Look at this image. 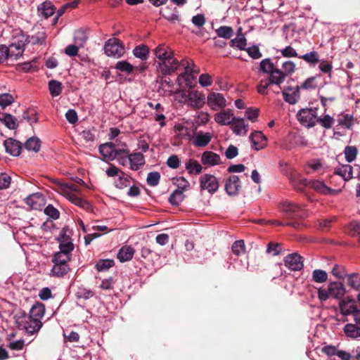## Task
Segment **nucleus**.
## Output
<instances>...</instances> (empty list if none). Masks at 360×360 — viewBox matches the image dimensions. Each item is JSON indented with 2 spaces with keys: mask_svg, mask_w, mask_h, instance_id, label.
<instances>
[{
  "mask_svg": "<svg viewBox=\"0 0 360 360\" xmlns=\"http://www.w3.org/2000/svg\"><path fill=\"white\" fill-rule=\"evenodd\" d=\"M179 66L184 68V72L177 77L176 82L179 85L181 86L184 82L186 86L189 88L193 87L195 82V75L200 72L199 68L195 65L193 61H189L186 59L181 60Z\"/></svg>",
  "mask_w": 360,
  "mask_h": 360,
  "instance_id": "f03ea898",
  "label": "nucleus"
},
{
  "mask_svg": "<svg viewBox=\"0 0 360 360\" xmlns=\"http://www.w3.org/2000/svg\"><path fill=\"white\" fill-rule=\"evenodd\" d=\"M11 183V176L6 173H0V190H4L8 188Z\"/></svg>",
  "mask_w": 360,
  "mask_h": 360,
  "instance_id": "4d7b16f0",
  "label": "nucleus"
},
{
  "mask_svg": "<svg viewBox=\"0 0 360 360\" xmlns=\"http://www.w3.org/2000/svg\"><path fill=\"white\" fill-rule=\"evenodd\" d=\"M215 32L219 37L226 39H230L233 34V28L231 27L225 25L220 26L215 30Z\"/></svg>",
  "mask_w": 360,
  "mask_h": 360,
  "instance_id": "c03bdc74",
  "label": "nucleus"
},
{
  "mask_svg": "<svg viewBox=\"0 0 360 360\" xmlns=\"http://www.w3.org/2000/svg\"><path fill=\"white\" fill-rule=\"evenodd\" d=\"M240 188V180L238 176L231 175L226 180L225 190L228 195H236Z\"/></svg>",
  "mask_w": 360,
  "mask_h": 360,
  "instance_id": "f3484780",
  "label": "nucleus"
},
{
  "mask_svg": "<svg viewBox=\"0 0 360 360\" xmlns=\"http://www.w3.org/2000/svg\"><path fill=\"white\" fill-rule=\"evenodd\" d=\"M15 323L19 329L25 330L28 334L38 332L42 326L41 321H35L28 315L23 314L15 316Z\"/></svg>",
  "mask_w": 360,
  "mask_h": 360,
  "instance_id": "39448f33",
  "label": "nucleus"
},
{
  "mask_svg": "<svg viewBox=\"0 0 360 360\" xmlns=\"http://www.w3.org/2000/svg\"><path fill=\"white\" fill-rule=\"evenodd\" d=\"M311 279L315 283H323L328 280V274L322 269H315L311 274Z\"/></svg>",
  "mask_w": 360,
  "mask_h": 360,
  "instance_id": "37998d69",
  "label": "nucleus"
},
{
  "mask_svg": "<svg viewBox=\"0 0 360 360\" xmlns=\"http://www.w3.org/2000/svg\"><path fill=\"white\" fill-rule=\"evenodd\" d=\"M49 90L52 97L58 96L63 90L61 82L55 79L49 81Z\"/></svg>",
  "mask_w": 360,
  "mask_h": 360,
  "instance_id": "a19ab883",
  "label": "nucleus"
},
{
  "mask_svg": "<svg viewBox=\"0 0 360 360\" xmlns=\"http://www.w3.org/2000/svg\"><path fill=\"white\" fill-rule=\"evenodd\" d=\"M281 55L285 58L299 57L295 49L290 46H288L280 51Z\"/></svg>",
  "mask_w": 360,
  "mask_h": 360,
  "instance_id": "0e129e2a",
  "label": "nucleus"
},
{
  "mask_svg": "<svg viewBox=\"0 0 360 360\" xmlns=\"http://www.w3.org/2000/svg\"><path fill=\"white\" fill-rule=\"evenodd\" d=\"M354 302L352 300H341L339 303L340 313L344 316H348L350 314L354 315V313L358 309L356 306L354 304H351Z\"/></svg>",
  "mask_w": 360,
  "mask_h": 360,
  "instance_id": "c85d7f7f",
  "label": "nucleus"
},
{
  "mask_svg": "<svg viewBox=\"0 0 360 360\" xmlns=\"http://www.w3.org/2000/svg\"><path fill=\"white\" fill-rule=\"evenodd\" d=\"M156 58V68L163 75H171L179 66V62L174 55L173 51L165 44H160L154 50Z\"/></svg>",
  "mask_w": 360,
  "mask_h": 360,
  "instance_id": "f257e3e1",
  "label": "nucleus"
},
{
  "mask_svg": "<svg viewBox=\"0 0 360 360\" xmlns=\"http://www.w3.org/2000/svg\"><path fill=\"white\" fill-rule=\"evenodd\" d=\"M311 187L317 192L323 195H335L340 193L341 190H335L326 185L323 181L314 180L311 181Z\"/></svg>",
  "mask_w": 360,
  "mask_h": 360,
  "instance_id": "6ab92c4d",
  "label": "nucleus"
},
{
  "mask_svg": "<svg viewBox=\"0 0 360 360\" xmlns=\"http://www.w3.org/2000/svg\"><path fill=\"white\" fill-rule=\"evenodd\" d=\"M299 58L312 65H315L319 61V56L315 51L307 53Z\"/></svg>",
  "mask_w": 360,
  "mask_h": 360,
  "instance_id": "a18cd8bd",
  "label": "nucleus"
},
{
  "mask_svg": "<svg viewBox=\"0 0 360 360\" xmlns=\"http://www.w3.org/2000/svg\"><path fill=\"white\" fill-rule=\"evenodd\" d=\"M135 250L130 245L122 246L117 252V259L121 262L130 261L134 255Z\"/></svg>",
  "mask_w": 360,
  "mask_h": 360,
  "instance_id": "bb28decb",
  "label": "nucleus"
},
{
  "mask_svg": "<svg viewBox=\"0 0 360 360\" xmlns=\"http://www.w3.org/2000/svg\"><path fill=\"white\" fill-rule=\"evenodd\" d=\"M212 134L210 132L198 131L193 139V144L197 147H204L209 144L212 139Z\"/></svg>",
  "mask_w": 360,
  "mask_h": 360,
  "instance_id": "5701e85b",
  "label": "nucleus"
},
{
  "mask_svg": "<svg viewBox=\"0 0 360 360\" xmlns=\"http://www.w3.org/2000/svg\"><path fill=\"white\" fill-rule=\"evenodd\" d=\"M170 94H175V98L181 104L188 105V91L178 89L176 91L169 90Z\"/></svg>",
  "mask_w": 360,
  "mask_h": 360,
  "instance_id": "09e8293b",
  "label": "nucleus"
},
{
  "mask_svg": "<svg viewBox=\"0 0 360 360\" xmlns=\"http://www.w3.org/2000/svg\"><path fill=\"white\" fill-rule=\"evenodd\" d=\"M281 212L287 219H295L298 216V212L302 209V206L288 200H284L279 205Z\"/></svg>",
  "mask_w": 360,
  "mask_h": 360,
  "instance_id": "9b49d317",
  "label": "nucleus"
},
{
  "mask_svg": "<svg viewBox=\"0 0 360 360\" xmlns=\"http://www.w3.org/2000/svg\"><path fill=\"white\" fill-rule=\"evenodd\" d=\"M186 169L191 174L198 175L202 170V165L195 160L189 159L185 164Z\"/></svg>",
  "mask_w": 360,
  "mask_h": 360,
  "instance_id": "c9c22d12",
  "label": "nucleus"
},
{
  "mask_svg": "<svg viewBox=\"0 0 360 360\" xmlns=\"http://www.w3.org/2000/svg\"><path fill=\"white\" fill-rule=\"evenodd\" d=\"M14 102V97L10 94H0V106L2 108H5L7 106L11 105Z\"/></svg>",
  "mask_w": 360,
  "mask_h": 360,
  "instance_id": "6e6d98bb",
  "label": "nucleus"
},
{
  "mask_svg": "<svg viewBox=\"0 0 360 360\" xmlns=\"http://www.w3.org/2000/svg\"><path fill=\"white\" fill-rule=\"evenodd\" d=\"M207 104L212 110L217 111L225 108L227 101L222 94L211 92L207 95Z\"/></svg>",
  "mask_w": 360,
  "mask_h": 360,
  "instance_id": "6e6552de",
  "label": "nucleus"
},
{
  "mask_svg": "<svg viewBox=\"0 0 360 360\" xmlns=\"http://www.w3.org/2000/svg\"><path fill=\"white\" fill-rule=\"evenodd\" d=\"M251 147L258 151L264 148L267 145V139L260 131H255L250 137Z\"/></svg>",
  "mask_w": 360,
  "mask_h": 360,
  "instance_id": "dca6fc26",
  "label": "nucleus"
},
{
  "mask_svg": "<svg viewBox=\"0 0 360 360\" xmlns=\"http://www.w3.org/2000/svg\"><path fill=\"white\" fill-rule=\"evenodd\" d=\"M295 70L296 65L295 63L291 60H286L282 63L281 69L277 68L272 77L275 79V82H280L281 84L288 76L292 75L295 72Z\"/></svg>",
  "mask_w": 360,
  "mask_h": 360,
  "instance_id": "423d86ee",
  "label": "nucleus"
},
{
  "mask_svg": "<svg viewBox=\"0 0 360 360\" xmlns=\"http://www.w3.org/2000/svg\"><path fill=\"white\" fill-rule=\"evenodd\" d=\"M105 53L108 56L120 58L124 54V46L122 42L115 38L108 39L104 45Z\"/></svg>",
  "mask_w": 360,
  "mask_h": 360,
  "instance_id": "0eeeda50",
  "label": "nucleus"
},
{
  "mask_svg": "<svg viewBox=\"0 0 360 360\" xmlns=\"http://www.w3.org/2000/svg\"><path fill=\"white\" fill-rule=\"evenodd\" d=\"M199 84L202 87L210 86L212 84V78L209 74H202L199 77Z\"/></svg>",
  "mask_w": 360,
  "mask_h": 360,
  "instance_id": "e2e57ef3",
  "label": "nucleus"
},
{
  "mask_svg": "<svg viewBox=\"0 0 360 360\" xmlns=\"http://www.w3.org/2000/svg\"><path fill=\"white\" fill-rule=\"evenodd\" d=\"M272 77H273V75H271V77H268L267 79L260 80L259 84L257 86V92L259 94H262V95L267 94V89L271 84H275V85L280 86V85H281L280 82H275V80H274L275 79H274Z\"/></svg>",
  "mask_w": 360,
  "mask_h": 360,
  "instance_id": "c756f323",
  "label": "nucleus"
},
{
  "mask_svg": "<svg viewBox=\"0 0 360 360\" xmlns=\"http://www.w3.org/2000/svg\"><path fill=\"white\" fill-rule=\"evenodd\" d=\"M200 186L202 190H206L210 194H214L219 189V183L214 175L206 174L200 176Z\"/></svg>",
  "mask_w": 360,
  "mask_h": 360,
  "instance_id": "1a4fd4ad",
  "label": "nucleus"
},
{
  "mask_svg": "<svg viewBox=\"0 0 360 360\" xmlns=\"http://www.w3.org/2000/svg\"><path fill=\"white\" fill-rule=\"evenodd\" d=\"M44 213L53 219H58L60 215L58 210L52 205H49L45 207Z\"/></svg>",
  "mask_w": 360,
  "mask_h": 360,
  "instance_id": "69168bd1",
  "label": "nucleus"
},
{
  "mask_svg": "<svg viewBox=\"0 0 360 360\" xmlns=\"http://www.w3.org/2000/svg\"><path fill=\"white\" fill-rule=\"evenodd\" d=\"M133 54L136 58L145 60L148 58L149 49L143 44L136 46L133 50Z\"/></svg>",
  "mask_w": 360,
  "mask_h": 360,
  "instance_id": "ea45409f",
  "label": "nucleus"
},
{
  "mask_svg": "<svg viewBox=\"0 0 360 360\" xmlns=\"http://www.w3.org/2000/svg\"><path fill=\"white\" fill-rule=\"evenodd\" d=\"M300 123L307 127H313L316 122V114L315 110L307 108L300 110L297 115Z\"/></svg>",
  "mask_w": 360,
  "mask_h": 360,
  "instance_id": "9d476101",
  "label": "nucleus"
},
{
  "mask_svg": "<svg viewBox=\"0 0 360 360\" xmlns=\"http://www.w3.org/2000/svg\"><path fill=\"white\" fill-rule=\"evenodd\" d=\"M58 191L77 206L85 207L88 205L87 202L79 196V187L74 184L61 183L58 185Z\"/></svg>",
  "mask_w": 360,
  "mask_h": 360,
  "instance_id": "7ed1b4c3",
  "label": "nucleus"
},
{
  "mask_svg": "<svg viewBox=\"0 0 360 360\" xmlns=\"http://www.w3.org/2000/svg\"><path fill=\"white\" fill-rule=\"evenodd\" d=\"M174 184L178 188L176 190L182 191V193L190 186V183L183 176L176 179Z\"/></svg>",
  "mask_w": 360,
  "mask_h": 360,
  "instance_id": "680f3d73",
  "label": "nucleus"
},
{
  "mask_svg": "<svg viewBox=\"0 0 360 360\" xmlns=\"http://www.w3.org/2000/svg\"><path fill=\"white\" fill-rule=\"evenodd\" d=\"M236 119H238L239 120L234 121L231 122V129L237 136H245L246 135L248 129L249 125L248 124H246L245 122V120L243 118L237 117Z\"/></svg>",
  "mask_w": 360,
  "mask_h": 360,
  "instance_id": "b1692460",
  "label": "nucleus"
},
{
  "mask_svg": "<svg viewBox=\"0 0 360 360\" xmlns=\"http://www.w3.org/2000/svg\"><path fill=\"white\" fill-rule=\"evenodd\" d=\"M184 200L182 191L176 190L170 195L169 200L173 205H179Z\"/></svg>",
  "mask_w": 360,
  "mask_h": 360,
  "instance_id": "5fc2aeb1",
  "label": "nucleus"
},
{
  "mask_svg": "<svg viewBox=\"0 0 360 360\" xmlns=\"http://www.w3.org/2000/svg\"><path fill=\"white\" fill-rule=\"evenodd\" d=\"M308 165L313 172L324 170V166L320 160H313L309 162Z\"/></svg>",
  "mask_w": 360,
  "mask_h": 360,
  "instance_id": "338daca9",
  "label": "nucleus"
},
{
  "mask_svg": "<svg viewBox=\"0 0 360 360\" xmlns=\"http://www.w3.org/2000/svg\"><path fill=\"white\" fill-rule=\"evenodd\" d=\"M23 46L24 45L22 44H16L14 43L8 46V51L7 53L8 60H15L18 59L19 57L22 56L24 51Z\"/></svg>",
  "mask_w": 360,
  "mask_h": 360,
  "instance_id": "7c9ffc66",
  "label": "nucleus"
},
{
  "mask_svg": "<svg viewBox=\"0 0 360 360\" xmlns=\"http://www.w3.org/2000/svg\"><path fill=\"white\" fill-rule=\"evenodd\" d=\"M41 141L37 137L30 138L25 143V147L27 150L38 152L40 149Z\"/></svg>",
  "mask_w": 360,
  "mask_h": 360,
  "instance_id": "79ce46f5",
  "label": "nucleus"
},
{
  "mask_svg": "<svg viewBox=\"0 0 360 360\" xmlns=\"http://www.w3.org/2000/svg\"><path fill=\"white\" fill-rule=\"evenodd\" d=\"M45 313V308L42 304H37L31 308L28 315L36 321H41Z\"/></svg>",
  "mask_w": 360,
  "mask_h": 360,
  "instance_id": "e433bc0d",
  "label": "nucleus"
},
{
  "mask_svg": "<svg viewBox=\"0 0 360 360\" xmlns=\"http://www.w3.org/2000/svg\"><path fill=\"white\" fill-rule=\"evenodd\" d=\"M25 201L32 210H41L44 205V198L41 193H32L27 196Z\"/></svg>",
  "mask_w": 360,
  "mask_h": 360,
  "instance_id": "a211bd4d",
  "label": "nucleus"
},
{
  "mask_svg": "<svg viewBox=\"0 0 360 360\" xmlns=\"http://www.w3.org/2000/svg\"><path fill=\"white\" fill-rule=\"evenodd\" d=\"M70 255L55 252L51 258L53 266L51 275L56 277H63L70 271L68 262L71 260Z\"/></svg>",
  "mask_w": 360,
  "mask_h": 360,
  "instance_id": "20e7f679",
  "label": "nucleus"
},
{
  "mask_svg": "<svg viewBox=\"0 0 360 360\" xmlns=\"http://www.w3.org/2000/svg\"><path fill=\"white\" fill-rule=\"evenodd\" d=\"M188 105L195 110L202 108L205 104V94L198 90H188Z\"/></svg>",
  "mask_w": 360,
  "mask_h": 360,
  "instance_id": "f8f14e48",
  "label": "nucleus"
},
{
  "mask_svg": "<svg viewBox=\"0 0 360 360\" xmlns=\"http://www.w3.org/2000/svg\"><path fill=\"white\" fill-rule=\"evenodd\" d=\"M115 262L113 259H100L96 264V268L98 271H105L113 266Z\"/></svg>",
  "mask_w": 360,
  "mask_h": 360,
  "instance_id": "3c124183",
  "label": "nucleus"
},
{
  "mask_svg": "<svg viewBox=\"0 0 360 360\" xmlns=\"http://www.w3.org/2000/svg\"><path fill=\"white\" fill-rule=\"evenodd\" d=\"M201 162L206 166H215L221 163L219 155L212 151H205L201 156Z\"/></svg>",
  "mask_w": 360,
  "mask_h": 360,
  "instance_id": "4be33fe9",
  "label": "nucleus"
},
{
  "mask_svg": "<svg viewBox=\"0 0 360 360\" xmlns=\"http://www.w3.org/2000/svg\"><path fill=\"white\" fill-rule=\"evenodd\" d=\"M145 163V157L141 153L136 152L129 153V167L131 170H139Z\"/></svg>",
  "mask_w": 360,
  "mask_h": 360,
  "instance_id": "412c9836",
  "label": "nucleus"
},
{
  "mask_svg": "<svg viewBox=\"0 0 360 360\" xmlns=\"http://www.w3.org/2000/svg\"><path fill=\"white\" fill-rule=\"evenodd\" d=\"M219 110V112H217L214 115V120L217 124L223 126H227L231 125V122L234 121L236 122L239 120L238 119H236V116H234L232 110H224V108Z\"/></svg>",
  "mask_w": 360,
  "mask_h": 360,
  "instance_id": "ddd939ff",
  "label": "nucleus"
},
{
  "mask_svg": "<svg viewBox=\"0 0 360 360\" xmlns=\"http://www.w3.org/2000/svg\"><path fill=\"white\" fill-rule=\"evenodd\" d=\"M74 39L76 44L80 46H82L87 39V36L84 31L81 30H77L75 33Z\"/></svg>",
  "mask_w": 360,
  "mask_h": 360,
  "instance_id": "052dcab7",
  "label": "nucleus"
},
{
  "mask_svg": "<svg viewBox=\"0 0 360 360\" xmlns=\"http://www.w3.org/2000/svg\"><path fill=\"white\" fill-rule=\"evenodd\" d=\"M98 150L103 158L108 160H113L115 159L116 153H115V143L109 142L101 144L99 146Z\"/></svg>",
  "mask_w": 360,
  "mask_h": 360,
  "instance_id": "393cba45",
  "label": "nucleus"
},
{
  "mask_svg": "<svg viewBox=\"0 0 360 360\" xmlns=\"http://www.w3.org/2000/svg\"><path fill=\"white\" fill-rule=\"evenodd\" d=\"M0 120L11 129H15L18 126V120L11 114L4 113L0 117Z\"/></svg>",
  "mask_w": 360,
  "mask_h": 360,
  "instance_id": "58836bf2",
  "label": "nucleus"
},
{
  "mask_svg": "<svg viewBox=\"0 0 360 360\" xmlns=\"http://www.w3.org/2000/svg\"><path fill=\"white\" fill-rule=\"evenodd\" d=\"M343 332L347 338L357 339L360 338V326L354 323H347L343 328Z\"/></svg>",
  "mask_w": 360,
  "mask_h": 360,
  "instance_id": "473e14b6",
  "label": "nucleus"
},
{
  "mask_svg": "<svg viewBox=\"0 0 360 360\" xmlns=\"http://www.w3.org/2000/svg\"><path fill=\"white\" fill-rule=\"evenodd\" d=\"M348 229L350 234L357 238L360 235V224L357 221H352L348 225Z\"/></svg>",
  "mask_w": 360,
  "mask_h": 360,
  "instance_id": "774afa93",
  "label": "nucleus"
},
{
  "mask_svg": "<svg viewBox=\"0 0 360 360\" xmlns=\"http://www.w3.org/2000/svg\"><path fill=\"white\" fill-rule=\"evenodd\" d=\"M335 173L345 181L350 180L353 176V167L349 165H344L335 169Z\"/></svg>",
  "mask_w": 360,
  "mask_h": 360,
  "instance_id": "f704fd0d",
  "label": "nucleus"
},
{
  "mask_svg": "<svg viewBox=\"0 0 360 360\" xmlns=\"http://www.w3.org/2000/svg\"><path fill=\"white\" fill-rule=\"evenodd\" d=\"M58 241L59 243V251L57 252L72 256V252L75 248L72 238L65 232L62 231L58 238Z\"/></svg>",
  "mask_w": 360,
  "mask_h": 360,
  "instance_id": "4468645a",
  "label": "nucleus"
},
{
  "mask_svg": "<svg viewBox=\"0 0 360 360\" xmlns=\"http://www.w3.org/2000/svg\"><path fill=\"white\" fill-rule=\"evenodd\" d=\"M38 11L41 15L49 18L55 12V7L50 1H45L38 6Z\"/></svg>",
  "mask_w": 360,
  "mask_h": 360,
  "instance_id": "4c0bfd02",
  "label": "nucleus"
},
{
  "mask_svg": "<svg viewBox=\"0 0 360 360\" xmlns=\"http://www.w3.org/2000/svg\"><path fill=\"white\" fill-rule=\"evenodd\" d=\"M328 287L329 289L328 292L330 294V297L334 299L342 298L346 292L345 285L341 282H330Z\"/></svg>",
  "mask_w": 360,
  "mask_h": 360,
  "instance_id": "aec40b11",
  "label": "nucleus"
},
{
  "mask_svg": "<svg viewBox=\"0 0 360 360\" xmlns=\"http://www.w3.org/2000/svg\"><path fill=\"white\" fill-rule=\"evenodd\" d=\"M233 252L236 255H243L245 252V243L243 240H236L233 243L231 247Z\"/></svg>",
  "mask_w": 360,
  "mask_h": 360,
  "instance_id": "864d4df0",
  "label": "nucleus"
},
{
  "mask_svg": "<svg viewBox=\"0 0 360 360\" xmlns=\"http://www.w3.org/2000/svg\"><path fill=\"white\" fill-rule=\"evenodd\" d=\"M241 30L242 29L239 28L238 36L231 40L230 46L240 50H245V46L247 45L246 39L244 34L240 33Z\"/></svg>",
  "mask_w": 360,
  "mask_h": 360,
  "instance_id": "72a5a7b5",
  "label": "nucleus"
},
{
  "mask_svg": "<svg viewBox=\"0 0 360 360\" xmlns=\"http://www.w3.org/2000/svg\"><path fill=\"white\" fill-rule=\"evenodd\" d=\"M117 70L125 72L127 74H131L134 71V66L126 60L118 61L115 64V67Z\"/></svg>",
  "mask_w": 360,
  "mask_h": 360,
  "instance_id": "8fccbe9b",
  "label": "nucleus"
},
{
  "mask_svg": "<svg viewBox=\"0 0 360 360\" xmlns=\"http://www.w3.org/2000/svg\"><path fill=\"white\" fill-rule=\"evenodd\" d=\"M160 174L158 172H152L148 173L147 176V184L150 186H156L160 181Z\"/></svg>",
  "mask_w": 360,
  "mask_h": 360,
  "instance_id": "13d9d810",
  "label": "nucleus"
},
{
  "mask_svg": "<svg viewBox=\"0 0 360 360\" xmlns=\"http://www.w3.org/2000/svg\"><path fill=\"white\" fill-rule=\"evenodd\" d=\"M284 264L291 271L301 270L304 266L302 258L297 253L288 255L284 258Z\"/></svg>",
  "mask_w": 360,
  "mask_h": 360,
  "instance_id": "2eb2a0df",
  "label": "nucleus"
},
{
  "mask_svg": "<svg viewBox=\"0 0 360 360\" xmlns=\"http://www.w3.org/2000/svg\"><path fill=\"white\" fill-rule=\"evenodd\" d=\"M348 285L354 290L360 291V275L359 274H352L347 278Z\"/></svg>",
  "mask_w": 360,
  "mask_h": 360,
  "instance_id": "de8ad7c7",
  "label": "nucleus"
},
{
  "mask_svg": "<svg viewBox=\"0 0 360 360\" xmlns=\"http://www.w3.org/2000/svg\"><path fill=\"white\" fill-rule=\"evenodd\" d=\"M283 96L287 103L290 104L296 103L300 98L299 87L296 89L288 88L284 89L283 91Z\"/></svg>",
  "mask_w": 360,
  "mask_h": 360,
  "instance_id": "cd10ccee",
  "label": "nucleus"
},
{
  "mask_svg": "<svg viewBox=\"0 0 360 360\" xmlns=\"http://www.w3.org/2000/svg\"><path fill=\"white\" fill-rule=\"evenodd\" d=\"M259 69L262 72L268 74L269 77H271L276 70H277V68L275 66L271 59L268 58L261 60Z\"/></svg>",
  "mask_w": 360,
  "mask_h": 360,
  "instance_id": "2f4dec72",
  "label": "nucleus"
},
{
  "mask_svg": "<svg viewBox=\"0 0 360 360\" xmlns=\"http://www.w3.org/2000/svg\"><path fill=\"white\" fill-rule=\"evenodd\" d=\"M358 150L356 146H348L344 150L345 160L347 162H353L357 155Z\"/></svg>",
  "mask_w": 360,
  "mask_h": 360,
  "instance_id": "49530a36",
  "label": "nucleus"
},
{
  "mask_svg": "<svg viewBox=\"0 0 360 360\" xmlns=\"http://www.w3.org/2000/svg\"><path fill=\"white\" fill-rule=\"evenodd\" d=\"M6 151L13 156H18L20 154L21 146L19 141L13 139H8L4 141Z\"/></svg>",
  "mask_w": 360,
  "mask_h": 360,
  "instance_id": "a878e982",
  "label": "nucleus"
},
{
  "mask_svg": "<svg viewBox=\"0 0 360 360\" xmlns=\"http://www.w3.org/2000/svg\"><path fill=\"white\" fill-rule=\"evenodd\" d=\"M339 125L347 129H350L353 125V117L350 115H345L338 120Z\"/></svg>",
  "mask_w": 360,
  "mask_h": 360,
  "instance_id": "bf43d9fd",
  "label": "nucleus"
},
{
  "mask_svg": "<svg viewBox=\"0 0 360 360\" xmlns=\"http://www.w3.org/2000/svg\"><path fill=\"white\" fill-rule=\"evenodd\" d=\"M335 120L329 115H325L323 117H316V122L319 123L326 129H330L333 125Z\"/></svg>",
  "mask_w": 360,
  "mask_h": 360,
  "instance_id": "603ef678",
  "label": "nucleus"
}]
</instances>
